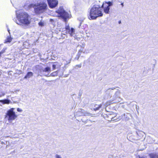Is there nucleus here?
Segmentation results:
<instances>
[{"label":"nucleus","mask_w":158,"mask_h":158,"mask_svg":"<svg viewBox=\"0 0 158 158\" xmlns=\"http://www.w3.org/2000/svg\"><path fill=\"white\" fill-rule=\"evenodd\" d=\"M16 19L13 20L18 25L27 26L31 23L30 17L26 12L21 10L15 11Z\"/></svg>","instance_id":"f257e3e1"},{"label":"nucleus","mask_w":158,"mask_h":158,"mask_svg":"<svg viewBox=\"0 0 158 158\" xmlns=\"http://www.w3.org/2000/svg\"><path fill=\"white\" fill-rule=\"evenodd\" d=\"M37 5L34 4H31L29 6V8H33L36 14L42 13L47 9L46 3L44 2H40L38 3Z\"/></svg>","instance_id":"f03ea898"},{"label":"nucleus","mask_w":158,"mask_h":158,"mask_svg":"<svg viewBox=\"0 0 158 158\" xmlns=\"http://www.w3.org/2000/svg\"><path fill=\"white\" fill-rule=\"evenodd\" d=\"M35 68L38 73V76H44L50 77L49 73L51 72V69L50 67H47L43 69L42 67L38 65L35 66Z\"/></svg>","instance_id":"7ed1b4c3"},{"label":"nucleus","mask_w":158,"mask_h":158,"mask_svg":"<svg viewBox=\"0 0 158 158\" xmlns=\"http://www.w3.org/2000/svg\"><path fill=\"white\" fill-rule=\"evenodd\" d=\"M99 17V5H94L91 8L88 16L90 20L95 19Z\"/></svg>","instance_id":"20e7f679"},{"label":"nucleus","mask_w":158,"mask_h":158,"mask_svg":"<svg viewBox=\"0 0 158 158\" xmlns=\"http://www.w3.org/2000/svg\"><path fill=\"white\" fill-rule=\"evenodd\" d=\"M58 14V16L62 19L64 22H66L67 19L69 18V15L63 8V7H60L59 9L56 11Z\"/></svg>","instance_id":"39448f33"},{"label":"nucleus","mask_w":158,"mask_h":158,"mask_svg":"<svg viewBox=\"0 0 158 158\" xmlns=\"http://www.w3.org/2000/svg\"><path fill=\"white\" fill-rule=\"evenodd\" d=\"M113 5V1H104L101 6L99 5V9L102 8L104 12L106 14H108L110 12V7Z\"/></svg>","instance_id":"423d86ee"},{"label":"nucleus","mask_w":158,"mask_h":158,"mask_svg":"<svg viewBox=\"0 0 158 158\" xmlns=\"http://www.w3.org/2000/svg\"><path fill=\"white\" fill-rule=\"evenodd\" d=\"M15 109L14 108H12L7 111L6 117L7 118L9 122L15 120L17 117V115L14 111Z\"/></svg>","instance_id":"0eeeda50"},{"label":"nucleus","mask_w":158,"mask_h":158,"mask_svg":"<svg viewBox=\"0 0 158 158\" xmlns=\"http://www.w3.org/2000/svg\"><path fill=\"white\" fill-rule=\"evenodd\" d=\"M114 95L112 96L113 100L108 102V105H110L114 103H117L120 101L121 98H120V92L119 89H117L116 91L115 90L114 93Z\"/></svg>","instance_id":"6e6552de"},{"label":"nucleus","mask_w":158,"mask_h":158,"mask_svg":"<svg viewBox=\"0 0 158 158\" xmlns=\"http://www.w3.org/2000/svg\"><path fill=\"white\" fill-rule=\"evenodd\" d=\"M131 114L128 113L124 114L118 117V118L114 119V117H112L111 118V121H117L118 120L122 119L123 120L125 121L129 120L130 118L131 117Z\"/></svg>","instance_id":"1a4fd4ad"},{"label":"nucleus","mask_w":158,"mask_h":158,"mask_svg":"<svg viewBox=\"0 0 158 158\" xmlns=\"http://www.w3.org/2000/svg\"><path fill=\"white\" fill-rule=\"evenodd\" d=\"M47 2L49 7L51 8H55L58 4V0H47Z\"/></svg>","instance_id":"9d476101"},{"label":"nucleus","mask_w":158,"mask_h":158,"mask_svg":"<svg viewBox=\"0 0 158 158\" xmlns=\"http://www.w3.org/2000/svg\"><path fill=\"white\" fill-rule=\"evenodd\" d=\"M115 88H110L107 89L106 91V95L107 96V98H110L112 97V95L115 92Z\"/></svg>","instance_id":"9b49d317"},{"label":"nucleus","mask_w":158,"mask_h":158,"mask_svg":"<svg viewBox=\"0 0 158 158\" xmlns=\"http://www.w3.org/2000/svg\"><path fill=\"white\" fill-rule=\"evenodd\" d=\"M149 158H158V152H153L148 154Z\"/></svg>","instance_id":"f8f14e48"},{"label":"nucleus","mask_w":158,"mask_h":158,"mask_svg":"<svg viewBox=\"0 0 158 158\" xmlns=\"http://www.w3.org/2000/svg\"><path fill=\"white\" fill-rule=\"evenodd\" d=\"M0 102L2 104H8L11 102L10 100L7 98L0 100Z\"/></svg>","instance_id":"ddd939ff"},{"label":"nucleus","mask_w":158,"mask_h":158,"mask_svg":"<svg viewBox=\"0 0 158 158\" xmlns=\"http://www.w3.org/2000/svg\"><path fill=\"white\" fill-rule=\"evenodd\" d=\"M136 134L138 136V138L139 139H140L144 136V135H143L144 133L143 132L139 131H136Z\"/></svg>","instance_id":"4468645a"},{"label":"nucleus","mask_w":158,"mask_h":158,"mask_svg":"<svg viewBox=\"0 0 158 158\" xmlns=\"http://www.w3.org/2000/svg\"><path fill=\"white\" fill-rule=\"evenodd\" d=\"M33 75V73L31 72H28L26 75L24 76L23 79H29L30 77H32Z\"/></svg>","instance_id":"2eb2a0df"},{"label":"nucleus","mask_w":158,"mask_h":158,"mask_svg":"<svg viewBox=\"0 0 158 158\" xmlns=\"http://www.w3.org/2000/svg\"><path fill=\"white\" fill-rule=\"evenodd\" d=\"M85 17L83 15H82L77 18V20L80 22V24L79 26V27L80 28L81 26V24L82 22L84 21L85 20Z\"/></svg>","instance_id":"dca6fc26"},{"label":"nucleus","mask_w":158,"mask_h":158,"mask_svg":"<svg viewBox=\"0 0 158 158\" xmlns=\"http://www.w3.org/2000/svg\"><path fill=\"white\" fill-rule=\"evenodd\" d=\"M91 106L92 107H91V109L92 110L96 111L99 109V105L93 103L91 104Z\"/></svg>","instance_id":"f3484780"},{"label":"nucleus","mask_w":158,"mask_h":158,"mask_svg":"<svg viewBox=\"0 0 158 158\" xmlns=\"http://www.w3.org/2000/svg\"><path fill=\"white\" fill-rule=\"evenodd\" d=\"M79 111L80 112H81L83 116H90V114L86 112L84 110L82 109H81Z\"/></svg>","instance_id":"a211bd4d"},{"label":"nucleus","mask_w":158,"mask_h":158,"mask_svg":"<svg viewBox=\"0 0 158 158\" xmlns=\"http://www.w3.org/2000/svg\"><path fill=\"white\" fill-rule=\"evenodd\" d=\"M60 65L59 64V63L57 62L54 63L52 65V68L53 69H55L56 68H59L60 67Z\"/></svg>","instance_id":"6ab92c4d"},{"label":"nucleus","mask_w":158,"mask_h":158,"mask_svg":"<svg viewBox=\"0 0 158 158\" xmlns=\"http://www.w3.org/2000/svg\"><path fill=\"white\" fill-rule=\"evenodd\" d=\"M68 33L71 36L73 35V34L75 32L74 29L72 27L68 31Z\"/></svg>","instance_id":"aec40b11"},{"label":"nucleus","mask_w":158,"mask_h":158,"mask_svg":"<svg viewBox=\"0 0 158 158\" xmlns=\"http://www.w3.org/2000/svg\"><path fill=\"white\" fill-rule=\"evenodd\" d=\"M131 134H130V133H129L127 134V139H128V140H129V141H132V140H135V139H133V136L132 135H131Z\"/></svg>","instance_id":"412c9836"},{"label":"nucleus","mask_w":158,"mask_h":158,"mask_svg":"<svg viewBox=\"0 0 158 158\" xmlns=\"http://www.w3.org/2000/svg\"><path fill=\"white\" fill-rule=\"evenodd\" d=\"M58 73V71L53 72L50 74V76H56L57 75Z\"/></svg>","instance_id":"4be33fe9"},{"label":"nucleus","mask_w":158,"mask_h":158,"mask_svg":"<svg viewBox=\"0 0 158 158\" xmlns=\"http://www.w3.org/2000/svg\"><path fill=\"white\" fill-rule=\"evenodd\" d=\"M6 49V48H4L2 49L0 52V58L2 56V54L5 52Z\"/></svg>","instance_id":"5701e85b"},{"label":"nucleus","mask_w":158,"mask_h":158,"mask_svg":"<svg viewBox=\"0 0 158 158\" xmlns=\"http://www.w3.org/2000/svg\"><path fill=\"white\" fill-rule=\"evenodd\" d=\"M137 158H149L148 155V156L143 155H139L137 156Z\"/></svg>","instance_id":"b1692460"},{"label":"nucleus","mask_w":158,"mask_h":158,"mask_svg":"<svg viewBox=\"0 0 158 158\" xmlns=\"http://www.w3.org/2000/svg\"><path fill=\"white\" fill-rule=\"evenodd\" d=\"M75 115L77 116H83L82 113L81 112H80L79 110L77 112L75 113Z\"/></svg>","instance_id":"393cba45"},{"label":"nucleus","mask_w":158,"mask_h":158,"mask_svg":"<svg viewBox=\"0 0 158 158\" xmlns=\"http://www.w3.org/2000/svg\"><path fill=\"white\" fill-rule=\"evenodd\" d=\"M102 112H100V111H99V117L101 116V117H103L105 119V118L107 117V115L106 114H101Z\"/></svg>","instance_id":"a878e982"},{"label":"nucleus","mask_w":158,"mask_h":158,"mask_svg":"<svg viewBox=\"0 0 158 158\" xmlns=\"http://www.w3.org/2000/svg\"><path fill=\"white\" fill-rule=\"evenodd\" d=\"M38 24L39 26L42 27L44 26V23L43 22L40 21L39 23Z\"/></svg>","instance_id":"bb28decb"},{"label":"nucleus","mask_w":158,"mask_h":158,"mask_svg":"<svg viewBox=\"0 0 158 158\" xmlns=\"http://www.w3.org/2000/svg\"><path fill=\"white\" fill-rule=\"evenodd\" d=\"M85 44H82V45H78L77 47H81L82 48H84L85 46Z\"/></svg>","instance_id":"cd10ccee"},{"label":"nucleus","mask_w":158,"mask_h":158,"mask_svg":"<svg viewBox=\"0 0 158 158\" xmlns=\"http://www.w3.org/2000/svg\"><path fill=\"white\" fill-rule=\"evenodd\" d=\"M5 95V93L1 91L0 92V98L4 96Z\"/></svg>","instance_id":"c85d7f7f"},{"label":"nucleus","mask_w":158,"mask_h":158,"mask_svg":"<svg viewBox=\"0 0 158 158\" xmlns=\"http://www.w3.org/2000/svg\"><path fill=\"white\" fill-rule=\"evenodd\" d=\"M11 41V39L10 37L9 36H7V41L8 42H10Z\"/></svg>","instance_id":"c756f323"},{"label":"nucleus","mask_w":158,"mask_h":158,"mask_svg":"<svg viewBox=\"0 0 158 158\" xmlns=\"http://www.w3.org/2000/svg\"><path fill=\"white\" fill-rule=\"evenodd\" d=\"M82 52V51L81 50H79L77 54L78 55V56H80Z\"/></svg>","instance_id":"7c9ffc66"},{"label":"nucleus","mask_w":158,"mask_h":158,"mask_svg":"<svg viewBox=\"0 0 158 158\" xmlns=\"http://www.w3.org/2000/svg\"><path fill=\"white\" fill-rule=\"evenodd\" d=\"M65 29L66 30V31H68L70 28L69 26H67L65 27Z\"/></svg>","instance_id":"2f4dec72"},{"label":"nucleus","mask_w":158,"mask_h":158,"mask_svg":"<svg viewBox=\"0 0 158 158\" xmlns=\"http://www.w3.org/2000/svg\"><path fill=\"white\" fill-rule=\"evenodd\" d=\"M103 15V13H102V11L99 9V17L102 16Z\"/></svg>","instance_id":"473e14b6"},{"label":"nucleus","mask_w":158,"mask_h":158,"mask_svg":"<svg viewBox=\"0 0 158 158\" xmlns=\"http://www.w3.org/2000/svg\"><path fill=\"white\" fill-rule=\"evenodd\" d=\"M17 111L19 112H21L22 111V110L20 108H18L17 109Z\"/></svg>","instance_id":"72a5a7b5"},{"label":"nucleus","mask_w":158,"mask_h":158,"mask_svg":"<svg viewBox=\"0 0 158 158\" xmlns=\"http://www.w3.org/2000/svg\"><path fill=\"white\" fill-rule=\"evenodd\" d=\"M56 158H62L60 156L56 154L55 156Z\"/></svg>","instance_id":"f704fd0d"},{"label":"nucleus","mask_w":158,"mask_h":158,"mask_svg":"<svg viewBox=\"0 0 158 158\" xmlns=\"http://www.w3.org/2000/svg\"><path fill=\"white\" fill-rule=\"evenodd\" d=\"M84 118L83 117L81 119V120L83 122H84V123H86L87 122V120H84L83 119V118Z\"/></svg>","instance_id":"c9c22d12"},{"label":"nucleus","mask_w":158,"mask_h":158,"mask_svg":"<svg viewBox=\"0 0 158 158\" xmlns=\"http://www.w3.org/2000/svg\"><path fill=\"white\" fill-rule=\"evenodd\" d=\"M50 22H51L52 24L54 23V21L53 19H50Z\"/></svg>","instance_id":"e433bc0d"},{"label":"nucleus","mask_w":158,"mask_h":158,"mask_svg":"<svg viewBox=\"0 0 158 158\" xmlns=\"http://www.w3.org/2000/svg\"><path fill=\"white\" fill-rule=\"evenodd\" d=\"M136 106V109L137 111L138 112V110H139V107L138 106L135 105Z\"/></svg>","instance_id":"4c0bfd02"},{"label":"nucleus","mask_w":158,"mask_h":158,"mask_svg":"<svg viewBox=\"0 0 158 158\" xmlns=\"http://www.w3.org/2000/svg\"><path fill=\"white\" fill-rule=\"evenodd\" d=\"M80 56H78V55L77 54V55L75 57V59H77V60H78Z\"/></svg>","instance_id":"58836bf2"},{"label":"nucleus","mask_w":158,"mask_h":158,"mask_svg":"<svg viewBox=\"0 0 158 158\" xmlns=\"http://www.w3.org/2000/svg\"><path fill=\"white\" fill-rule=\"evenodd\" d=\"M19 74H22L23 73L22 71L21 70H19Z\"/></svg>","instance_id":"ea45409f"},{"label":"nucleus","mask_w":158,"mask_h":158,"mask_svg":"<svg viewBox=\"0 0 158 158\" xmlns=\"http://www.w3.org/2000/svg\"><path fill=\"white\" fill-rule=\"evenodd\" d=\"M76 66H77L79 68H81V64H79L77 65Z\"/></svg>","instance_id":"a19ab883"},{"label":"nucleus","mask_w":158,"mask_h":158,"mask_svg":"<svg viewBox=\"0 0 158 158\" xmlns=\"http://www.w3.org/2000/svg\"><path fill=\"white\" fill-rule=\"evenodd\" d=\"M118 23L119 24H120L121 23V20H119L118 22Z\"/></svg>","instance_id":"79ce46f5"},{"label":"nucleus","mask_w":158,"mask_h":158,"mask_svg":"<svg viewBox=\"0 0 158 158\" xmlns=\"http://www.w3.org/2000/svg\"><path fill=\"white\" fill-rule=\"evenodd\" d=\"M83 48H81L79 50H81V51H82V52H83Z\"/></svg>","instance_id":"37998d69"},{"label":"nucleus","mask_w":158,"mask_h":158,"mask_svg":"<svg viewBox=\"0 0 158 158\" xmlns=\"http://www.w3.org/2000/svg\"><path fill=\"white\" fill-rule=\"evenodd\" d=\"M2 144H5L4 142H2Z\"/></svg>","instance_id":"c03bdc74"},{"label":"nucleus","mask_w":158,"mask_h":158,"mask_svg":"<svg viewBox=\"0 0 158 158\" xmlns=\"http://www.w3.org/2000/svg\"><path fill=\"white\" fill-rule=\"evenodd\" d=\"M121 4L122 6H124L123 3H122Z\"/></svg>","instance_id":"a18cd8bd"},{"label":"nucleus","mask_w":158,"mask_h":158,"mask_svg":"<svg viewBox=\"0 0 158 158\" xmlns=\"http://www.w3.org/2000/svg\"><path fill=\"white\" fill-rule=\"evenodd\" d=\"M102 107V105L101 104H99V108H101Z\"/></svg>","instance_id":"49530a36"},{"label":"nucleus","mask_w":158,"mask_h":158,"mask_svg":"<svg viewBox=\"0 0 158 158\" xmlns=\"http://www.w3.org/2000/svg\"><path fill=\"white\" fill-rule=\"evenodd\" d=\"M149 70H147L146 71V73H148V71H149Z\"/></svg>","instance_id":"de8ad7c7"},{"label":"nucleus","mask_w":158,"mask_h":158,"mask_svg":"<svg viewBox=\"0 0 158 158\" xmlns=\"http://www.w3.org/2000/svg\"><path fill=\"white\" fill-rule=\"evenodd\" d=\"M146 72V70H144L143 72V74H144V73Z\"/></svg>","instance_id":"09e8293b"},{"label":"nucleus","mask_w":158,"mask_h":158,"mask_svg":"<svg viewBox=\"0 0 158 158\" xmlns=\"http://www.w3.org/2000/svg\"><path fill=\"white\" fill-rule=\"evenodd\" d=\"M11 72V71H9V75H11V74H10V72Z\"/></svg>","instance_id":"8fccbe9b"},{"label":"nucleus","mask_w":158,"mask_h":158,"mask_svg":"<svg viewBox=\"0 0 158 158\" xmlns=\"http://www.w3.org/2000/svg\"><path fill=\"white\" fill-rule=\"evenodd\" d=\"M11 72V71H9V75H11V74H10V72Z\"/></svg>","instance_id":"3c124183"},{"label":"nucleus","mask_w":158,"mask_h":158,"mask_svg":"<svg viewBox=\"0 0 158 158\" xmlns=\"http://www.w3.org/2000/svg\"><path fill=\"white\" fill-rule=\"evenodd\" d=\"M8 32L9 33H10V30L8 29Z\"/></svg>","instance_id":"603ef678"},{"label":"nucleus","mask_w":158,"mask_h":158,"mask_svg":"<svg viewBox=\"0 0 158 158\" xmlns=\"http://www.w3.org/2000/svg\"><path fill=\"white\" fill-rule=\"evenodd\" d=\"M79 95L80 96H81V94H80V93L79 94Z\"/></svg>","instance_id":"864d4df0"},{"label":"nucleus","mask_w":158,"mask_h":158,"mask_svg":"<svg viewBox=\"0 0 158 158\" xmlns=\"http://www.w3.org/2000/svg\"><path fill=\"white\" fill-rule=\"evenodd\" d=\"M155 64H153L154 67V66H155Z\"/></svg>","instance_id":"5fc2aeb1"},{"label":"nucleus","mask_w":158,"mask_h":158,"mask_svg":"<svg viewBox=\"0 0 158 158\" xmlns=\"http://www.w3.org/2000/svg\"><path fill=\"white\" fill-rule=\"evenodd\" d=\"M145 136L144 137V139H145Z\"/></svg>","instance_id":"6e6d98bb"},{"label":"nucleus","mask_w":158,"mask_h":158,"mask_svg":"<svg viewBox=\"0 0 158 158\" xmlns=\"http://www.w3.org/2000/svg\"><path fill=\"white\" fill-rule=\"evenodd\" d=\"M153 68H154V66H153Z\"/></svg>","instance_id":"4d7b16f0"},{"label":"nucleus","mask_w":158,"mask_h":158,"mask_svg":"<svg viewBox=\"0 0 158 158\" xmlns=\"http://www.w3.org/2000/svg\"><path fill=\"white\" fill-rule=\"evenodd\" d=\"M155 60V61H156V60Z\"/></svg>","instance_id":"13d9d810"},{"label":"nucleus","mask_w":158,"mask_h":158,"mask_svg":"<svg viewBox=\"0 0 158 158\" xmlns=\"http://www.w3.org/2000/svg\"><path fill=\"white\" fill-rule=\"evenodd\" d=\"M123 106V107H124L123 106Z\"/></svg>","instance_id":"bf43d9fd"},{"label":"nucleus","mask_w":158,"mask_h":158,"mask_svg":"<svg viewBox=\"0 0 158 158\" xmlns=\"http://www.w3.org/2000/svg\"><path fill=\"white\" fill-rule=\"evenodd\" d=\"M123 106V107H124L123 106Z\"/></svg>","instance_id":"052dcab7"},{"label":"nucleus","mask_w":158,"mask_h":158,"mask_svg":"<svg viewBox=\"0 0 158 158\" xmlns=\"http://www.w3.org/2000/svg\"><path fill=\"white\" fill-rule=\"evenodd\" d=\"M0 105L1 106V105L0 104Z\"/></svg>","instance_id":"680f3d73"}]
</instances>
